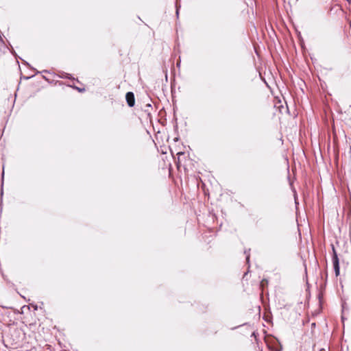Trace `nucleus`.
I'll list each match as a JSON object with an SVG mask.
<instances>
[{
	"mask_svg": "<svg viewBox=\"0 0 351 351\" xmlns=\"http://www.w3.org/2000/svg\"><path fill=\"white\" fill-rule=\"evenodd\" d=\"M125 99L127 101V103L130 107H132L134 105L135 99H134V95L132 92H128L126 93Z\"/></svg>",
	"mask_w": 351,
	"mask_h": 351,
	"instance_id": "obj_1",
	"label": "nucleus"
},
{
	"mask_svg": "<svg viewBox=\"0 0 351 351\" xmlns=\"http://www.w3.org/2000/svg\"><path fill=\"white\" fill-rule=\"evenodd\" d=\"M334 271L336 276L339 275V265H333Z\"/></svg>",
	"mask_w": 351,
	"mask_h": 351,
	"instance_id": "obj_2",
	"label": "nucleus"
},
{
	"mask_svg": "<svg viewBox=\"0 0 351 351\" xmlns=\"http://www.w3.org/2000/svg\"><path fill=\"white\" fill-rule=\"evenodd\" d=\"M332 263H334V264L339 263V259L337 258V254H335V256L332 259Z\"/></svg>",
	"mask_w": 351,
	"mask_h": 351,
	"instance_id": "obj_3",
	"label": "nucleus"
},
{
	"mask_svg": "<svg viewBox=\"0 0 351 351\" xmlns=\"http://www.w3.org/2000/svg\"><path fill=\"white\" fill-rule=\"evenodd\" d=\"M265 283H266V284L267 283V280H265V279H263V280L261 281V286H263V285H264V284H265Z\"/></svg>",
	"mask_w": 351,
	"mask_h": 351,
	"instance_id": "obj_4",
	"label": "nucleus"
},
{
	"mask_svg": "<svg viewBox=\"0 0 351 351\" xmlns=\"http://www.w3.org/2000/svg\"><path fill=\"white\" fill-rule=\"evenodd\" d=\"M178 11H179V8H178V6L177 5V6H176V15H177V16H178V13H179V12H178Z\"/></svg>",
	"mask_w": 351,
	"mask_h": 351,
	"instance_id": "obj_5",
	"label": "nucleus"
},
{
	"mask_svg": "<svg viewBox=\"0 0 351 351\" xmlns=\"http://www.w3.org/2000/svg\"><path fill=\"white\" fill-rule=\"evenodd\" d=\"M3 176H4V167H3V172H2V178H3Z\"/></svg>",
	"mask_w": 351,
	"mask_h": 351,
	"instance_id": "obj_6",
	"label": "nucleus"
},
{
	"mask_svg": "<svg viewBox=\"0 0 351 351\" xmlns=\"http://www.w3.org/2000/svg\"><path fill=\"white\" fill-rule=\"evenodd\" d=\"M80 92H82V90H84V89H80L79 88H76Z\"/></svg>",
	"mask_w": 351,
	"mask_h": 351,
	"instance_id": "obj_7",
	"label": "nucleus"
},
{
	"mask_svg": "<svg viewBox=\"0 0 351 351\" xmlns=\"http://www.w3.org/2000/svg\"><path fill=\"white\" fill-rule=\"evenodd\" d=\"M246 260H247V263H249L250 258L248 256L246 258Z\"/></svg>",
	"mask_w": 351,
	"mask_h": 351,
	"instance_id": "obj_8",
	"label": "nucleus"
},
{
	"mask_svg": "<svg viewBox=\"0 0 351 351\" xmlns=\"http://www.w3.org/2000/svg\"><path fill=\"white\" fill-rule=\"evenodd\" d=\"M247 272H248V271H247V272H245V273L244 274V275H243V278H245V276H247Z\"/></svg>",
	"mask_w": 351,
	"mask_h": 351,
	"instance_id": "obj_9",
	"label": "nucleus"
},
{
	"mask_svg": "<svg viewBox=\"0 0 351 351\" xmlns=\"http://www.w3.org/2000/svg\"><path fill=\"white\" fill-rule=\"evenodd\" d=\"M180 62H177V66H180Z\"/></svg>",
	"mask_w": 351,
	"mask_h": 351,
	"instance_id": "obj_10",
	"label": "nucleus"
},
{
	"mask_svg": "<svg viewBox=\"0 0 351 351\" xmlns=\"http://www.w3.org/2000/svg\"><path fill=\"white\" fill-rule=\"evenodd\" d=\"M0 271H1V270L0 269ZM1 272L2 276L4 278V274L2 271H1Z\"/></svg>",
	"mask_w": 351,
	"mask_h": 351,
	"instance_id": "obj_11",
	"label": "nucleus"
},
{
	"mask_svg": "<svg viewBox=\"0 0 351 351\" xmlns=\"http://www.w3.org/2000/svg\"><path fill=\"white\" fill-rule=\"evenodd\" d=\"M349 3H351V0H346Z\"/></svg>",
	"mask_w": 351,
	"mask_h": 351,
	"instance_id": "obj_12",
	"label": "nucleus"
},
{
	"mask_svg": "<svg viewBox=\"0 0 351 351\" xmlns=\"http://www.w3.org/2000/svg\"><path fill=\"white\" fill-rule=\"evenodd\" d=\"M304 266H306V265H304ZM304 270L306 272V267H304Z\"/></svg>",
	"mask_w": 351,
	"mask_h": 351,
	"instance_id": "obj_13",
	"label": "nucleus"
},
{
	"mask_svg": "<svg viewBox=\"0 0 351 351\" xmlns=\"http://www.w3.org/2000/svg\"><path fill=\"white\" fill-rule=\"evenodd\" d=\"M34 310H36L37 309V306H34Z\"/></svg>",
	"mask_w": 351,
	"mask_h": 351,
	"instance_id": "obj_14",
	"label": "nucleus"
},
{
	"mask_svg": "<svg viewBox=\"0 0 351 351\" xmlns=\"http://www.w3.org/2000/svg\"><path fill=\"white\" fill-rule=\"evenodd\" d=\"M183 153L182 152H178V154H182Z\"/></svg>",
	"mask_w": 351,
	"mask_h": 351,
	"instance_id": "obj_15",
	"label": "nucleus"
},
{
	"mask_svg": "<svg viewBox=\"0 0 351 351\" xmlns=\"http://www.w3.org/2000/svg\"><path fill=\"white\" fill-rule=\"evenodd\" d=\"M252 336H255V332H254L252 333Z\"/></svg>",
	"mask_w": 351,
	"mask_h": 351,
	"instance_id": "obj_16",
	"label": "nucleus"
}]
</instances>
